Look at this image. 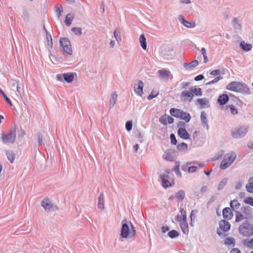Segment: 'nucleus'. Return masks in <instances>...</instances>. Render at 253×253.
Returning a JSON list of instances; mask_svg holds the SVG:
<instances>
[{"label":"nucleus","instance_id":"nucleus-1","mask_svg":"<svg viewBox=\"0 0 253 253\" xmlns=\"http://www.w3.org/2000/svg\"><path fill=\"white\" fill-rule=\"evenodd\" d=\"M202 91L201 88L192 86L189 90H184L181 93V96L183 98L184 100L191 102L194 96H201Z\"/></svg>","mask_w":253,"mask_h":253},{"label":"nucleus","instance_id":"nucleus-2","mask_svg":"<svg viewBox=\"0 0 253 253\" xmlns=\"http://www.w3.org/2000/svg\"><path fill=\"white\" fill-rule=\"evenodd\" d=\"M130 227L126 223L123 224L121 228V236L123 238H131L136 233L135 228L133 224L129 222Z\"/></svg>","mask_w":253,"mask_h":253},{"label":"nucleus","instance_id":"nucleus-3","mask_svg":"<svg viewBox=\"0 0 253 253\" xmlns=\"http://www.w3.org/2000/svg\"><path fill=\"white\" fill-rule=\"evenodd\" d=\"M236 158V155L235 152H231L227 153L223 157L219 168L221 169H225L229 168L234 162Z\"/></svg>","mask_w":253,"mask_h":253},{"label":"nucleus","instance_id":"nucleus-4","mask_svg":"<svg viewBox=\"0 0 253 253\" xmlns=\"http://www.w3.org/2000/svg\"><path fill=\"white\" fill-rule=\"evenodd\" d=\"M169 113L171 116L183 120L186 122H189L191 119V116L189 113H185L183 111L176 108L170 109Z\"/></svg>","mask_w":253,"mask_h":253},{"label":"nucleus","instance_id":"nucleus-5","mask_svg":"<svg viewBox=\"0 0 253 253\" xmlns=\"http://www.w3.org/2000/svg\"><path fill=\"white\" fill-rule=\"evenodd\" d=\"M231 228L230 224L225 220H221L219 222V227L217 229V234L219 236H226V233L228 232Z\"/></svg>","mask_w":253,"mask_h":253},{"label":"nucleus","instance_id":"nucleus-6","mask_svg":"<svg viewBox=\"0 0 253 253\" xmlns=\"http://www.w3.org/2000/svg\"><path fill=\"white\" fill-rule=\"evenodd\" d=\"M239 233L244 236H250L253 235V225L248 222L243 223L239 227Z\"/></svg>","mask_w":253,"mask_h":253},{"label":"nucleus","instance_id":"nucleus-7","mask_svg":"<svg viewBox=\"0 0 253 253\" xmlns=\"http://www.w3.org/2000/svg\"><path fill=\"white\" fill-rule=\"evenodd\" d=\"M245 88V84L239 82H232L226 86L227 89L234 92H240L243 91Z\"/></svg>","mask_w":253,"mask_h":253},{"label":"nucleus","instance_id":"nucleus-8","mask_svg":"<svg viewBox=\"0 0 253 253\" xmlns=\"http://www.w3.org/2000/svg\"><path fill=\"white\" fill-rule=\"evenodd\" d=\"M60 46L65 52L69 55L72 54V50L70 42L67 38H63L60 40Z\"/></svg>","mask_w":253,"mask_h":253},{"label":"nucleus","instance_id":"nucleus-9","mask_svg":"<svg viewBox=\"0 0 253 253\" xmlns=\"http://www.w3.org/2000/svg\"><path fill=\"white\" fill-rule=\"evenodd\" d=\"M184 125L185 124L183 122H179L177 124V126L179 127L177 134L182 139L187 140L190 138V135L185 128L182 127L183 126H184Z\"/></svg>","mask_w":253,"mask_h":253},{"label":"nucleus","instance_id":"nucleus-10","mask_svg":"<svg viewBox=\"0 0 253 253\" xmlns=\"http://www.w3.org/2000/svg\"><path fill=\"white\" fill-rule=\"evenodd\" d=\"M16 138L15 131H11L6 134H2L1 138L4 143H11L14 142Z\"/></svg>","mask_w":253,"mask_h":253},{"label":"nucleus","instance_id":"nucleus-11","mask_svg":"<svg viewBox=\"0 0 253 253\" xmlns=\"http://www.w3.org/2000/svg\"><path fill=\"white\" fill-rule=\"evenodd\" d=\"M158 74L161 78L165 80H171L173 78L170 72L168 70L164 69L160 70L158 71Z\"/></svg>","mask_w":253,"mask_h":253},{"label":"nucleus","instance_id":"nucleus-12","mask_svg":"<svg viewBox=\"0 0 253 253\" xmlns=\"http://www.w3.org/2000/svg\"><path fill=\"white\" fill-rule=\"evenodd\" d=\"M247 132V129L245 127H241L232 132L233 137L238 138L244 136Z\"/></svg>","mask_w":253,"mask_h":253},{"label":"nucleus","instance_id":"nucleus-13","mask_svg":"<svg viewBox=\"0 0 253 253\" xmlns=\"http://www.w3.org/2000/svg\"><path fill=\"white\" fill-rule=\"evenodd\" d=\"M62 77H63L64 80L67 83L72 82L74 78V74L72 73H64L62 75H58L57 76V78L59 81L62 80Z\"/></svg>","mask_w":253,"mask_h":253},{"label":"nucleus","instance_id":"nucleus-14","mask_svg":"<svg viewBox=\"0 0 253 253\" xmlns=\"http://www.w3.org/2000/svg\"><path fill=\"white\" fill-rule=\"evenodd\" d=\"M160 122L164 125L171 124L173 123L174 119L171 116L165 114L162 115L159 119Z\"/></svg>","mask_w":253,"mask_h":253},{"label":"nucleus","instance_id":"nucleus-15","mask_svg":"<svg viewBox=\"0 0 253 253\" xmlns=\"http://www.w3.org/2000/svg\"><path fill=\"white\" fill-rule=\"evenodd\" d=\"M179 217L177 216V220L179 222V225L181 227V229L184 234H188L189 229H188V225L186 221V219H178Z\"/></svg>","mask_w":253,"mask_h":253},{"label":"nucleus","instance_id":"nucleus-16","mask_svg":"<svg viewBox=\"0 0 253 253\" xmlns=\"http://www.w3.org/2000/svg\"><path fill=\"white\" fill-rule=\"evenodd\" d=\"M143 83L142 81H139L137 84H134V89L135 92L139 95L143 94Z\"/></svg>","mask_w":253,"mask_h":253},{"label":"nucleus","instance_id":"nucleus-17","mask_svg":"<svg viewBox=\"0 0 253 253\" xmlns=\"http://www.w3.org/2000/svg\"><path fill=\"white\" fill-rule=\"evenodd\" d=\"M223 218L226 220H230L233 217L232 211L229 208H225L222 211Z\"/></svg>","mask_w":253,"mask_h":253},{"label":"nucleus","instance_id":"nucleus-18","mask_svg":"<svg viewBox=\"0 0 253 253\" xmlns=\"http://www.w3.org/2000/svg\"><path fill=\"white\" fill-rule=\"evenodd\" d=\"M179 19L181 23L186 27L190 28H193L195 26V22H189L188 21H187L184 18V17L182 15H179Z\"/></svg>","mask_w":253,"mask_h":253},{"label":"nucleus","instance_id":"nucleus-19","mask_svg":"<svg viewBox=\"0 0 253 253\" xmlns=\"http://www.w3.org/2000/svg\"><path fill=\"white\" fill-rule=\"evenodd\" d=\"M185 197V193L183 190H179L175 193L174 195H172L169 197V199L172 200L175 198L177 199L179 201H182Z\"/></svg>","mask_w":253,"mask_h":253},{"label":"nucleus","instance_id":"nucleus-20","mask_svg":"<svg viewBox=\"0 0 253 253\" xmlns=\"http://www.w3.org/2000/svg\"><path fill=\"white\" fill-rule=\"evenodd\" d=\"M104 194L102 193L100 194L98 197L97 206L98 208L102 210H104L105 206H104Z\"/></svg>","mask_w":253,"mask_h":253},{"label":"nucleus","instance_id":"nucleus-21","mask_svg":"<svg viewBox=\"0 0 253 253\" xmlns=\"http://www.w3.org/2000/svg\"><path fill=\"white\" fill-rule=\"evenodd\" d=\"M42 206L45 211H49L52 208V205L48 199H45L42 202Z\"/></svg>","mask_w":253,"mask_h":253},{"label":"nucleus","instance_id":"nucleus-22","mask_svg":"<svg viewBox=\"0 0 253 253\" xmlns=\"http://www.w3.org/2000/svg\"><path fill=\"white\" fill-rule=\"evenodd\" d=\"M249 218V214H244L241 212H238L235 216V221L240 222L244 219H247Z\"/></svg>","mask_w":253,"mask_h":253},{"label":"nucleus","instance_id":"nucleus-23","mask_svg":"<svg viewBox=\"0 0 253 253\" xmlns=\"http://www.w3.org/2000/svg\"><path fill=\"white\" fill-rule=\"evenodd\" d=\"M197 102L202 108H205L209 106V101L207 98H204L197 99Z\"/></svg>","mask_w":253,"mask_h":253},{"label":"nucleus","instance_id":"nucleus-24","mask_svg":"<svg viewBox=\"0 0 253 253\" xmlns=\"http://www.w3.org/2000/svg\"><path fill=\"white\" fill-rule=\"evenodd\" d=\"M229 97L227 94H222L218 98V102L220 105H224L228 101Z\"/></svg>","mask_w":253,"mask_h":253},{"label":"nucleus","instance_id":"nucleus-25","mask_svg":"<svg viewBox=\"0 0 253 253\" xmlns=\"http://www.w3.org/2000/svg\"><path fill=\"white\" fill-rule=\"evenodd\" d=\"M246 189L250 193H253V177H250L248 183L246 185Z\"/></svg>","mask_w":253,"mask_h":253},{"label":"nucleus","instance_id":"nucleus-26","mask_svg":"<svg viewBox=\"0 0 253 253\" xmlns=\"http://www.w3.org/2000/svg\"><path fill=\"white\" fill-rule=\"evenodd\" d=\"M168 177V175H161V178L162 180V185L165 188H167L171 186L170 182L166 178Z\"/></svg>","mask_w":253,"mask_h":253},{"label":"nucleus","instance_id":"nucleus-27","mask_svg":"<svg viewBox=\"0 0 253 253\" xmlns=\"http://www.w3.org/2000/svg\"><path fill=\"white\" fill-rule=\"evenodd\" d=\"M226 110H229L231 113L233 115H237L238 114V110L237 108L233 105H229L226 106Z\"/></svg>","mask_w":253,"mask_h":253},{"label":"nucleus","instance_id":"nucleus-28","mask_svg":"<svg viewBox=\"0 0 253 253\" xmlns=\"http://www.w3.org/2000/svg\"><path fill=\"white\" fill-rule=\"evenodd\" d=\"M139 42L141 43V46L142 48L145 50L147 48V43L146 42V38L143 34H141L139 37Z\"/></svg>","mask_w":253,"mask_h":253},{"label":"nucleus","instance_id":"nucleus-29","mask_svg":"<svg viewBox=\"0 0 253 253\" xmlns=\"http://www.w3.org/2000/svg\"><path fill=\"white\" fill-rule=\"evenodd\" d=\"M74 19V15L73 14H68L66 15L65 23L67 26H70L71 24L72 21Z\"/></svg>","mask_w":253,"mask_h":253},{"label":"nucleus","instance_id":"nucleus-30","mask_svg":"<svg viewBox=\"0 0 253 253\" xmlns=\"http://www.w3.org/2000/svg\"><path fill=\"white\" fill-rule=\"evenodd\" d=\"M235 239L232 237H228L225 239L224 241V244L230 247H233L235 245Z\"/></svg>","mask_w":253,"mask_h":253},{"label":"nucleus","instance_id":"nucleus-31","mask_svg":"<svg viewBox=\"0 0 253 253\" xmlns=\"http://www.w3.org/2000/svg\"><path fill=\"white\" fill-rule=\"evenodd\" d=\"M118 95L116 92L111 94L110 99V103L111 107H113L116 103Z\"/></svg>","mask_w":253,"mask_h":253},{"label":"nucleus","instance_id":"nucleus-32","mask_svg":"<svg viewBox=\"0 0 253 253\" xmlns=\"http://www.w3.org/2000/svg\"><path fill=\"white\" fill-rule=\"evenodd\" d=\"M180 164L178 162H176L174 164L173 170L175 172L176 175L180 177H181V173L179 171Z\"/></svg>","mask_w":253,"mask_h":253},{"label":"nucleus","instance_id":"nucleus-33","mask_svg":"<svg viewBox=\"0 0 253 253\" xmlns=\"http://www.w3.org/2000/svg\"><path fill=\"white\" fill-rule=\"evenodd\" d=\"M45 32H46V40L47 42V44L48 46H49L50 47H52V37L51 35L47 33V31L45 27H44Z\"/></svg>","mask_w":253,"mask_h":253},{"label":"nucleus","instance_id":"nucleus-34","mask_svg":"<svg viewBox=\"0 0 253 253\" xmlns=\"http://www.w3.org/2000/svg\"><path fill=\"white\" fill-rule=\"evenodd\" d=\"M230 207L233 209H238L240 207V204L238 202L237 200H233L230 202Z\"/></svg>","mask_w":253,"mask_h":253},{"label":"nucleus","instance_id":"nucleus-35","mask_svg":"<svg viewBox=\"0 0 253 253\" xmlns=\"http://www.w3.org/2000/svg\"><path fill=\"white\" fill-rule=\"evenodd\" d=\"M177 148L179 151H186L188 149V145L185 142H182L177 145Z\"/></svg>","mask_w":253,"mask_h":253},{"label":"nucleus","instance_id":"nucleus-36","mask_svg":"<svg viewBox=\"0 0 253 253\" xmlns=\"http://www.w3.org/2000/svg\"><path fill=\"white\" fill-rule=\"evenodd\" d=\"M240 46L243 49L246 51H249L252 48V45L251 44H248L244 42H242L240 43Z\"/></svg>","mask_w":253,"mask_h":253},{"label":"nucleus","instance_id":"nucleus-37","mask_svg":"<svg viewBox=\"0 0 253 253\" xmlns=\"http://www.w3.org/2000/svg\"><path fill=\"white\" fill-rule=\"evenodd\" d=\"M6 156L8 160L10 162V163H12L15 159V156L13 153L11 151H7L6 152Z\"/></svg>","mask_w":253,"mask_h":253},{"label":"nucleus","instance_id":"nucleus-38","mask_svg":"<svg viewBox=\"0 0 253 253\" xmlns=\"http://www.w3.org/2000/svg\"><path fill=\"white\" fill-rule=\"evenodd\" d=\"M244 202L246 204L250 205L253 207V198L251 197H248L244 199Z\"/></svg>","mask_w":253,"mask_h":253},{"label":"nucleus","instance_id":"nucleus-39","mask_svg":"<svg viewBox=\"0 0 253 253\" xmlns=\"http://www.w3.org/2000/svg\"><path fill=\"white\" fill-rule=\"evenodd\" d=\"M168 235L170 238H173L177 237L179 235V234L177 231H176V230H173L170 231L168 233Z\"/></svg>","mask_w":253,"mask_h":253},{"label":"nucleus","instance_id":"nucleus-40","mask_svg":"<svg viewBox=\"0 0 253 253\" xmlns=\"http://www.w3.org/2000/svg\"><path fill=\"white\" fill-rule=\"evenodd\" d=\"M82 28L80 27L72 28L73 32L77 35H81L82 34Z\"/></svg>","mask_w":253,"mask_h":253},{"label":"nucleus","instance_id":"nucleus-41","mask_svg":"<svg viewBox=\"0 0 253 253\" xmlns=\"http://www.w3.org/2000/svg\"><path fill=\"white\" fill-rule=\"evenodd\" d=\"M163 158L169 161H173V158L172 156L171 155V154L169 153H166L163 156Z\"/></svg>","mask_w":253,"mask_h":253},{"label":"nucleus","instance_id":"nucleus-42","mask_svg":"<svg viewBox=\"0 0 253 253\" xmlns=\"http://www.w3.org/2000/svg\"><path fill=\"white\" fill-rule=\"evenodd\" d=\"M159 93L157 91H154L153 90L150 95L148 96V99L151 100L154 97H156L158 95Z\"/></svg>","mask_w":253,"mask_h":253},{"label":"nucleus","instance_id":"nucleus-43","mask_svg":"<svg viewBox=\"0 0 253 253\" xmlns=\"http://www.w3.org/2000/svg\"><path fill=\"white\" fill-rule=\"evenodd\" d=\"M201 118L202 122L205 124H206L207 123V115L206 113L204 112H202L201 114Z\"/></svg>","mask_w":253,"mask_h":253},{"label":"nucleus","instance_id":"nucleus-44","mask_svg":"<svg viewBox=\"0 0 253 253\" xmlns=\"http://www.w3.org/2000/svg\"><path fill=\"white\" fill-rule=\"evenodd\" d=\"M0 93L1 94L5 101L8 103L10 106H12L11 102L9 99L7 97V96L5 95L4 92L0 88Z\"/></svg>","mask_w":253,"mask_h":253},{"label":"nucleus","instance_id":"nucleus-45","mask_svg":"<svg viewBox=\"0 0 253 253\" xmlns=\"http://www.w3.org/2000/svg\"><path fill=\"white\" fill-rule=\"evenodd\" d=\"M222 78L220 76H218L216 78H215L214 80L211 81L206 84V85H211L212 84L215 83L217 82L219 80L221 79Z\"/></svg>","mask_w":253,"mask_h":253},{"label":"nucleus","instance_id":"nucleus-46","mask_svg":"<svg viewBox=\"0 0 253 253\" xmlns=\"http://www.w3.org/2000/svg\"><path fill=\"white\" fill-rule=\"evenodd\" d=\"M197 213H198L197 210H195L192 211L191 212V214H190V218H191V220L192 221H194L195 219L196 215Z\"/></svg>","mask_w":253,"mask_h":253},{"label":"nucleus","instance_id":"nucleus-47","mask_svg":"<svg viewBox=\"0 0 253 253\" xmlns=\"http://www.w3.org/2000/svg\"><path fill=\"white\" fill-rule=\"evenodd\" d=\"M132 124L131 121H127L126 124V128L127 131H130L132 129Z\"/></svg>","mask_w":253,"mask_h":253},{"label":"nucleus","instance_id":"nucleus-48","mask_svg":"<svg viewBox=\"0 0 253 253\" xmlns=\"http://www.w3.org/2000/svg\"><path fill=\"white\" fill-rule=\"evenodd\" d=\"M189 67L190 68H194L198 65L199 62L198 60H195L192 61L191 63H189Z\"/></svg>","mask_w":253,"mask_h":253},{"label":"nucleus","instance_id":"nucleus-49","mask_svg":"<svg viewBox=\"0 0 253 253\" xmlns=\"http://www.w3.org/2000/svg\"><path fill=\"white\" fill-rule=\"evenodd\" d=\"M170 138L171 143L173 145H176L177 143V140L175 135L173 134H171L170 135Z\"/></svg>","mask_w":253,"mask_h":253},{"label":"nucleus","instance_id":"nucleus-50","mask_svg":"<svg viewBox=\"0 0 253 253\" xmlns=\"http://www.w3.org/2000/svg\"><path fill=\"white\" fill-rule=\"evenodd\" d=\"M180 212L181 213L182 217L180 218V219H186L187 216H186V212L183 209H180Z\"/></svg>","mask_w":253,"mask_h":253},{"label":"nucleus","instance_id":"nucleus-51","mask_svg":"<svg viewBox=\"0 0 253 253\" xmlns=\"http://www.w3.org/2000/svg\"><path fill=\"white\" fill-rule=\"evenodd\" d=\"M227 179H223L220 182L219 184V187L220 188H223L227 183Z\"/></svg>","mask_w":253,"mask_h":253},{"label":"nucleus","instance_id":"nucleus-52","mask_svg":"<svg viewBox=\"0 0 253 253\" xmlns=\"http://www.w3.org/2000/svg\"><path fill=\"white\" fill-rule=\"evenodd\" d=\"M13 86H16V90H17V92L18 93V94H19L20 95L21 94V92H20V87L18 86V82L17 81H15L13 84H12Z\"/></svg>","mask_w":253,"mask_h":253},{"label":"nucleus","instance_id":"nucleus-53","mask_svg":"<svg viewBox=\"0 0 253 253\" xmlns=\"http://www.w3.org/2000/svg\"><path fill=\"white\" fill-rule=\"evenodd\" d=\"M37 137H38L39 144H40V145L42 144V134L38 133L37 134Z\"/></svg>","mask_w":253,"mask_h":253},{"label":"nucleus","instance_id":"nucleus-54","mask_svg":"<svg viewBox=\"0 0 253 253\" xmlns=\"http://www.w3.org/2000/svg\"><path fill=\"white\" fill-rule=\"evenodd\" d=\"M220 74L219 70H215L211 72L210 74L212 76L218 75Z\"/></svg>","mask_w":253,"mask_h":253},{"label":"nucleus","instance_id":"nucleus-55","mask_svg":"<svg viewBox=\"0 0 253 253\" xmlns=\"http://www.w3.org/2000/svg\"><path fill=\"white\" fill-rule=\"evenodd\" d=\"M196 169H197V167H196L195 166H191V167H189L188 168V171L189 172H194L196 171Z\"/></svg>","mask_w":253,"mask_h":253},{"label":"nucleus","instance_id":"nucleus-56","mask_svg":"<svg viewBox=\"0 0 253 253\" xmlns=\"http://www.w3.org/2000/svg\"><path fill=\"white\" fill-rule=\"evenodd\" d=\"M113 33H114V37H115V39L117 40V41L121 40V38L119 36L116 30H115L114 31Z\"/></svg>","mask_w":253,"mask_h":253},{"label":"nucleus","instance_id":"nucleus-57","mask_svg":"<svg viewBox=\"0 0 253 253\" xmlns=\"http://www.w3.org/2000/svg\"><path fill=\"white\" fill-rule=\"evenodd\" d=\"M204 78V77L203 75H199L195 78V80L196 81H199L203 80Z\"/></svg>","mask_w":253,"mask_h":253},{"label":"nucleus","instance_id":"nucleus-58","mask_svg":"<svg viewBox=\"0 0 253 253\" xmlns=\"http://www.w3.org/2000/svg\"><path fill=\"white\" fill-rule=\"evenodd\" d=\"M247 245L248 247L253 249V238L248 242Z\"/></svg>","mask_w":253,"mask_h":253},{"label":"nucleus","instance_id":"nucleus-59","mask_svg":"<svg viewBox=\"0 0 253 253\" xmlns=\"http://www.w3.org/2000/svg\"><path fill=\"white\" fill-rule=\"evenodd\" d=\"M189 85V83H188V82H183L181 84V87L182 88H185L186 87H187Z\"/></svg>","mask_w":253,"mask_h":253},{"label":"nucleus","instance_id":"nucleus-60","mask_svg":"<svg viewBox=\"0 0 253 253\" xmlns=\"http://www.w3.org/2000/svg\"><path fill=\"white\" fill-rule=\"evenodd\" d=\"M169 230V228L168 226H163L162 227V231L163 233H166Z\"/></svg>","mask_w":253,"mask_h":253},{"label":"nucleus","instance_id":"nucleus-61","mask_svg":"<svg viewBox=\"0 0 253 253\" xmlns=\"http://www.w3.org/2000/svg\"><path fill=\"white\" fill-rule=\"evenodd\" d=\"M231 253H241L239 250L237 249H233L231 251Z\"/></svg>","mask_w":253,"mask_h":253},{"label":"nucleus","instance_id":"nucleus-62","mask_svg":"<svg viewBox=\"0 0 253 253\" xmlns=\"http://www.w3.org/2000/svg\"><path fill=\"white\" fill-rule=\"evenodd\" d=\"M201 51H202V53L203 56H207V52H206V50L205 48H204V47L202 48Z\"/></svg>","mask_w":253,"mask_h":253},{"label":"nucleus","instance_id":"nucleus-63","mask_svg":"<svg viewBox=\"0 0 253 253\" xmlns=\"http://www.w3.org/2000/svg\"><path fill=\"white\" fill-rule=\"evenodd\" d=\"M181 3L189 4L191 2L190 0H180Z\"/></svg>","mask_w":253,"mask_h":253},{"label":"nucleus","instance_id":"nucleus-64","mask_svg":"<svg viewBox=\"0 0 253 253\" xmlns=\"http://www.w3.org/2000/svg\"><path fill=\"white\" fill-rule=\"evenodd\" d=\"M248 146L250 148L253 149V141L249 142Z\"/></svg>","mask_w":253,"mask_h":253}]
</instances>
